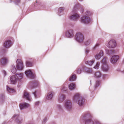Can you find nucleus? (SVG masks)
<instances>
[{"label":"nucleus","mask_w":124,"mask_h":124,"mask_svg":"<svg viewBox=\"0 0 124 124\" xmlns=\"http://www.w3.org/2000/svg\"><path fill=\"white\" fill-rule=\"evenodd\" d=\"M66 98V95L60 92L58 97V101L59 103H61Z\"/></svg>","instance_id":"9b49d317"},{"label":"nucleus","mask_w":124,"mask_h":124,"mask_svg":"<svg viewBox=\"0 0 124 124\" xmlns=\"http://www.w3.org/2000/svg\"><path fill=\"white\" fill-rule=\"evenodd\" d=\"M81 21L85 24H88L90 22V17L85 16H84L81 18Z\"/></svg>","instance_id":"0eeeda50"},{"label":"nucleus","mask_w":124,"mask_h":124,"mask_svg":"<svg viewBox=\"0 0 124 124\" xmlns=\"http://www.w3.org/2000/svg\"><path fill=\"white\" fill-rule=\"evenodd\" d=\"M75 40L78 42L82 43L84 39V37L83 34L81 33H77L75 36Z\"/></svg>","instance_id":"f03ea898"},{"label":"nucleus","mask_w":124,"mask_h":124,"mask_svg":"<svg viewBox=\"0 0 124 124\" xmlns=\"http://www.w3.org/2000/svg\"><path fill=\"white\" fill-rule=\"evenodd\" d=\"M103 52L102 50H100L99 53L94 55L95 58L97 60H99L103 55Z\"/></svg>","instance_id":"dca6fc26"},{"label":"nucleus","mask_w":124,"mask_h":124,"mask_svg":"<svg viewBox=\"0 0 124 124\" xmlns=\"http://www.w3.org/2000/svg\"><path fill=\"white\" fill-rule=\"evenodd\" d=\"M80 5L78 3H77L76 4H75V5L74 6V8H76L78 7V6H79Z\"/></svg>","instance_id":"09e8293b"},{"label":"nucleus","mask_w":124,"mask_h":124,"mask_svg":"<svg viewBox=\"0 0 124 124\" xmlns=\"http://www.w3.org/2000/svg\"><path fill=\"white\" fill-rule=\"evenodd\" d=\"M119 57L118 55H115L112 57L110 61L113 64H114L116 62L118 59Z\"/></svg>","instance_id":"aec40b11"},{"label":"nucleus","mask_w":124,"mask_h":124,"mask_svg":"<svg viewBox=\"0 0 124 124\" xmlns=\"http://www.w3.org/2000/svg\"><path fill=\"white\" fill-rule=\"evenodd\" d=\"M90 51V49L89 48H86L85 50V53L86 54H88Z\"/></svg>","instance_id":"37998d69"},{"label":"nucleus","mask_w":124,"mask_h":124,"mask_svg":"<svg viewBox=\"0 0 124 124\" xmlns=\"http://www.w3.org/2000/svg\"><path fill=\"white\" fill-rule=\"evenodd\" d=\"M38 84V83H34V85H36L37 84Z\"/></svg>","instance_id":"864d4df0"},{"label":"nucleus","mask_w":124,"mask_h":124,"mask_svg":"<svg viewBox=\"0 0 124 124\" xmlns=\"http://www.w3.org/2000/svg\"><path fill=\"white\" fill-rule=\"evenodd\" d=\"M80 17V16L77 13H75L70 16L69 18L71 20L76 21H77Z\"/></svg>","instance_id":"ddd939ff"},{"label":"nucleus","mask_w":124,"mask_h":124,"mask_svg":"<svg viewBox=\"0 0 124 124\" xmlns=\"http://www.w3.org/2000/svg\"><path fill=\"white\" fill-rule=\"evenodd\" d=\"M101 122L98 120H95L93 121L91 119H87L85 121V124H101Z\"/></svg>","instance_id":"423d86ee"},{"label":"nucleus","mask_w":124,"mask_h":124,"mask_svg":"<svg viewBox=\"0 0 124 124\" xmlns=\"http://www.w3.org/2000/svg\"><path fill=\"white\" fill-rule=\"evenodd\" d=\"M94 75L96 78H99L101 77V74L100 72H97L95 73Z\"/></svg>","instance_id":"f704fd0d"},{"label":"nucleus","mask_w":124,"mask_h":124,"mask_svg":"<svg viewBox=\"0 0 124 124\" xmlns=\"http://www.w3.org/2000/svg\"><path fill=\"white\" fill-rule=\"evenodd\" d=\"M65 8L64 7H61L58 9V15L60 16L62 14V13L64 10Z\"/></svg>","instance_id":"bb28decb"},{"label":"nucleus","mask_w":124,"mask_h":124,"mask_svg":"<svg viewBox=\"0 0 124 124\" xmlns=\"http://www.w3.org/2000/svg\"><path fill=\"white\" fill-rule=\"evenodd\" d=\"M38 2L37 1H36V3H37Z\"/></svg>","instance_id":"bf43d9fd"},{"label":"nucleus","mask_w":124,"mask_h":124,"mask_svg":"<svg viewBox=\"0 0 124 124\" xmlns=\"http://www.w3.org/2000/svg\"><path fill=\"white\" fill-rule=\"evenodd\" d=\"M2 71L4 76H5L7 74V72L4 70H2Z\"/></svg>","instance_id":"49530a36"},{"label":"nucleus","mask_w":124,"mask_h":124,"mask_svg":"<svg viewBox=\"0 0 124 124\" xmlns=\"http://www.w3.org/2000/svg\"><path fill=\"white\" fill-rule=\"evenodd\" d=\"M75 84L74 83H71L69 85V89L72 90L76 88Z\"/></svg>","instance_id":"393cba45"},{"label":"nucleus","mask_w":124,"mask_h":124,"mask_svg":"<svg viewBox=\"0 0 124 124\" xmlns=\"http://www.w3.org/2000/svg\"><path fill=\"white\" fill-rule=\"evenodd\" d=\"M100 45V44L99 43H97L93 47V50H94L95 48L98 47Z\"/></svg>","instance_id":"c03bdc74"},{"label":"nucleus","mask_w":124,"mask_h":124,"mask_svg":"<svg viewBox=\"0 0 124 124\" xmlns=\"http://www.w3.org/2000/svg\"><path fill=\"white\" fill-rule=\"evenodd\" d=\"M107 57H104L103 58L101 62L102 65L107 64Z\"/></svg>","instance_id":"7c9ffc66"},{"label":"nucleus","mask_w":124,"mask_h":124,"mask_svg":"<svg viewBox=\"0 0 124 124\" xmlns=\"http://www.w3.org/2000/svg\"><path fill=\"white\" fill-rule=\"evenodd\" d=\"M123 62L124 63V60H123Z\"/></svg>","instance_id":"4d7b16f0"},{"label":"nucleus","mask_w":124,"mask_h":124,"mask_svg":"<svg viewBox=\"0 0 124 124\" xmlns=\"http://www.w3.org/2000/svg\"><path fill=\"white\" fill-rule=\"evenodd\" d=\"M67 90V87L64 85H63L61 89V92H64L66 91Z\"/></svg>","instance_id":"473e14b6"},{"label":"nucleus","mask_w":124,"mask_h":124,"mask_svg":"<svg viewBox=\"0 0 124 124\" xmlns=\"http://www.w3.org/2000/svg\"><path fill=\"white\" fill-rule=\"evenodd\" d=\"M7 89L8 92L10 93H14L16 91L13 88L7 86Z\"/></svg>","instance_id":"b1692460"},{"label":"nucleus","mask_w":124,"mask_h":124,"mask_svg":"<svg viewBox=\"0 0 124 124\" xmlns=\"http://www.w3.org/2000/svg\"><path fill=\"white\" fill-rule=\"evenodd\" d=\"M83 70V68L82 67L79 68L77 69L76 72L78 74H80L81 73Z\"/></svg>","instance_id":"72a5a7b5"},{"label":"nucleus","mask_w":124,"mask_h":124,"mask_svg":"<svg viewBox=\"0 0 124 124\" xmlns=\"http://www.w3.org/2000/svg\"><path fill=\"white\" fill-rule=\"evenodd\" d=\"M11 71L12 72L13 74L15 73L16 71V69L14 65H12L11 67Z\"/></svg>","instance_id":"c756f323"},{"label":"nucleus","mask_w":124,"mask_h":124,"mask_svg":"<svg viewBox=\"0 0 124 124\" xmlns=\"http://www.w3.org/2000/svg\"><path fill=\"white\" fill-rule=\"evenodd\" d=\"M54 94V93L53 91H50L48 92L46 96V99L48 100H51Z\"/></svg>","instance_id":"6ab92c4d"},{"label":"nucleus","mask_w":124,"mask_h":124,"mask_svg":"<svg viewBox=\"0 0 124 124\" xmlns=\"http://www.w3.org/2000/svg\"><path fill=\"white\" fill-rule=\"evenodd\" d=\"M123 72H124V70H123Z\"/></svg>","instance_id":"13d9d810"},{"label":"nucleus","mask_w":124,"mask_h":124,"mask_svg":"<svg viewBox=\"0 0 124 124\" xmlns=\"http://www.w3.org/2000/svg\"><path fill=\"white\" fill-rule=\"evenodd\" d=\"M26 65L27 67H31L32 66V63L31 62L27 61L26 62Z\"/></svg>","instance_id":"58836bf2"},{"label":"nucleus","mask_w":124,"mask_h":124,"mask_svg":"<svg viewBox=\"0 0 124 124\" xmlns=\"http://www.w3.org/2000/svg\"><path fill=\"white\" fill-rule=\"evenodd\" d=\"M15 75L18 81V83H21L24 77L23 74L22 73H17Z\"/></svg>","instance_id":"2eb2a0df"},{"label":"nucleus","mask_w":124,"mask_h":124,"mask_svg":"<svg viewBox=\"0 0 124 124\" xmlns=\"http://www.w3.org/2000/svg\"><path fill=\"white\" fill-rule=\"evenodd\" d=\"M116 46V42L114 39H112L109 41L107 44V47L109 48H114Z\"/></svg>","instance_id":"39448f33"},{"label":"nucleus","mask_w":124,"mask_h":124,"mask_svg":"<svg viewBox=\"0 0 124 124\" xmlns=\"http://www.w3.org/2000/svg\"><path fill=\"white\" fill-rule=\"evenodd\" d=\"M48 119L47 117L45 118L43 120L42 123L43 124H44L48 120Z\"/></svg>","instance_id":"79ce46f5"},{"label":"nucleus","mask_w":124,"mask_h":124,"mask_svg":"<svg viewBox=\"0 0 124 124\" xmlns=\"http://www.w3.org/2000/svg\"><path fill=\"white\" fill-rule=\"evenodd\" d=\"M92 42L91 39H88L84 42V44L85 45L88 46Z\"/></svg>","instance_id":"2f4dec72"},{"label":"nucleus","mask_w":124,"mask_h":124,"mask_svg":"<svg viewBox=\"0 0 124 124\" xmlns=\"http://www.w3.org/2000/svg\"><path fill=\"white\" fill-rule=\"evenodd\" d=\"M91 12L87 10L85 12V16H88L91 15Z\"/></svg>","instance_id":"4c0bfd02"},{"label":"nucleus","mask_w":124,"mask_h":124,"mask_svg":"<svg viewBox=\"0 0 124 124\" xmlns=\"http://www.w3.org/2000/svg\"><path fill=\"white\" fill-rule=\"evenodd\" d=\"M25 73L26 76L29 78H32L34 77V75L33 73L32 70H27L25 71Z\"/></svg>","instance_id":"1a4fd4ad"},{"label":"nucleus","mask_w":124,"mask_h":124,"mask_svg":"<svg viewBox=\"0 0 124 124\" xmlns=\"http://www.w3.org/2000/svg\"><path fill=\"white\" fill-rule=\"evenodd\" d=\"M16 67L17 69L19 70H22L24 68L23 62L20 59H17L16 62Z\"/></svg>","instance_id":"20e7f679"},{"label":"nucleus","mask_w":124,"mask_h":124,"mask_svg":"<svg viewBox=\"0 0 124 124\" xmlns=\"http://www.w3.org/2000/svg\"><path fill=\"white\" fill-rule=\"evenodd\" d=\"M12 118L14 120L19 124L21 123L23 121L19 117V115L18 114L14 115L13 116Z\"/></svg>","instance_id":"f8f14e48"},{"label":"nucleus","mask_w":124,"mask_h":124,"mask_svg":"<svg viewBox=\"0 0 124 124\" xmlns=\"http://www.w3.org/2000/svg\"><path fill=\"white\" fill-rule=\"evenodd\" d=\"M95 61V59H93L90 60L86 61L85 63L89 66H92L94 63Z\"/></svg>","instance_id":"a878e982"},{"label":"nucleus","mask_w":124,"mask_h":124,"mask_svg":"<svg viewBox=\"0 0 124 124\" xmlns=\"http://www.w3.org/2000/svg\"><path fill=\"white\" fill-rule=\"evenodd\" d=\"M101 68L102 70L105 72L108 71L109 70V68L107 64L102 65Z\"/></svg>","instance_id":"5701e85b"},{"label":"nucleus","mask_w":124,"mask_h":124,"mask_svg":"<svg viewBox=\"0 0 124 124\" xmlns=\"http://www.w3.org/2000/svg\"><path fill=\"white\" fill-rule=\"evenodd\" d=\"M72 99L74 102L77 103L79 106H82L83 105L84 100L80 93H77L75 94Z\"/></svg>","instance_id":"f257e3e1"},{"label":"nucleus","mask_w":124,"mask_h":124,"mask_svg":"<svg viewBox=\"0 0 124 124\" xmlns=\"http://www.w3.org/2000/svg\"><path fill=\"white\" fill-rule=\"evenodd\" d=\"M92 117L91 115L89 113H85L83 114L81 117V119L83 120L86 118H91Z\"/></svg>","instance_id":"4be33fe9"},{"label":"nucleus","mask_w":124,"mask_h":124,"mask_svg":"<svg viewBox=\"0 0 124 124\" xmlns=\"http://www.w3.org/2000/svg\"><path fill=\"white\" fill-rule=\"evenodd\" d=\"M39 103V101H36L35 103V106H38Z\"/></svg>","instance_id":"8fccbe9b"},{"label":"nucleus","mask_w":124,"mask_h":124,"mask_svg":"<svg viewBox=\"0 0 124 124\" xmlns=\"http://www.w3.org/2000/svg\"><path fill=\"white\" fill-rule=\"evenodd\" d=\"M12 42L10 40H7L3 44V46L6 48H8L12 45Z\"/></svg>","instance_id":"a211bd4d"},{"label":"nucleus","mask_w":124,"mask_h":124,"mask_svg":"<svg viewBox=\"0 0 124 124\" xmlns=\"http://www.w3.org/2000/svg\"><path fill=\"white\" fill-rule=\"evenodd\" d=\"M85 71L86 72L88 73H91L92 71V69L88 68H85Z\"/></svg>","instance_id":"c9c22d12"},{"label":"nucleus","mask_w":124,"mask_h":124,"mask_svg":"<svg viewBox=\"0 0 124 124\" xmlns=\"http://www.w3.org/2000/svg\"><path fill=\"white\" fill-rule=\"evenodd\" d=\"M23 97L29 101H31V98L30 94L26 90L24 91Z\"/></svg>","instance_id":"4468645a"},{"label":"nucleus","mask_w":124,"mask_h":124,"mask_svg":"<svg viewBox=\"0 0 124 124\" xmlns=\"http://www.w3.org/2000/svg\"><path fill=\"white\" fill-rule=\"evenodd\" d=\"M10 83L11 84L16 85L18 81L15 75L11 76L10 77Z\"/></svg>","instance_id":"9d476101"},{"label":"nucleus","mask_w":124,"mask_h":124,"mask_svg":"<svg viewBox=\"0 0 124 124\" xmlns=\"http://www.w3.org/2000/svg\"><path fill=\"white\" fill-rule=\"evenodd\" d=\"M100 84L99 81H97L96 82V84L95 85V86L96 87H97L99 86Z\"/></svg>","instance_id":"de8ad7c7"},{"label":"nucleus","mask_w":124,"mask_h":124,"mask_svg":"<svg viewBox=\"0 0 124 124\" xmlns=\"http://www.w3.org/2000/svg\"><path fill=\"white\" fill-rule=\"evenodd\" d=\"M10 2L11 3L12 1V0H10Z\"/></svg>","instance_id":"5fc2aeb1"},{"label":"nucleus","mask_w":124,"mask_h":124,"mask_svg":"<svg viewBox=\"0 0 124 124\" xmlns=\"http://www.w3.org/2000/svg\"><path fill=\"white\" fill-rule=\"evenodd\" d=\"M41 5L43 8H44L45 6V5L44 4H42Z\"/></svg>","instance_id":"603ef678"},{"label":"nucleus","mask_w":124,"mask_h":124,"mask_svg":"<svg viewBox=\"0 0 124 124\" xmlns=\"http://www.w3.org/2000/svg\"><path fill=\"white\" fill-rule=\"evenodd\" d=\"M8 59L6 58H4L0 60V63L2 65L6 64L8 62Z\"/></svg>","instance_id":"412c9836"},{"label":"nucleus","mask_w":124,"mask_h":124,"mask_svg":"<svg viewBox=\"0 0 124 124\" xmlns=\"http://www.w3.org/2000/svg\"><path fill=\"white\" fill-rule=\"evenodd\" d=\"M76 75L72 74L69 80L70 81H73L76 80Z\"/></svg>","instance_id":"cd10ccee"},{"label":"nucleus","mask_w":124,"mask_h":124,"mask_svg":"<svg viewBox=\"0 0 124 124\" xmlns=\"http://www.w3.org/2000/svg\"><path fill=\"white\" fill-rule=\"evenodd\" d=\"M64 106L67 110L70 111L72 108V104L71 101L69 100H66L64 104Z\"/></svg>","instance_id":"7ed1b4c3"},{"label":"nucleus","mask_w":124,"mask_h":124,"mask_svg":"<svg viewBox=\"0 0 124 124\" xmlns=\"http://www.w3.org/2000/svg\"><path fill=\"white\" fill-rule=\"evenodd\" d=\"M4 96V95L3 94H0V99L2 98Z\"/></svg>","instance_id":"3c124183"},{"label":"nucleus","mask_w":124,"mask_h":124,"mask_svg":"<svg viewBox=\"0 0 124 124\" xmlns=\"http://www.w3.org/2000/svg\"><path fill=\"white\" fill-rule=\"evenodd\" d=\"M79 0L80 1H83V0Z\"/></svg>","instance_id":"6e6d98bb"},{"label":"nucleus","mask_w":124,"mask_h":124,"mask_svg":"<svg viewBox=\"0 0 124 124\" xmlns=\"http://www.w3.org/2000/svg\"><path fill=\"white\" fill-rule=\"evenodd\" d=\"M40 92L39 91H36L33 93L35 97L36 98L39 96Z\"/></svg>","instance_id":"c85d7f7f"},{"label":"nucleus","mask_w":124,"mask_h":124,"mask_svg":"<svg viewBox=\"0 0 124 124\" xmlns=\"http://www.w3.org/2000/svg\"><path fill=\"white\" fill-rule=\"evenodd\" d=\"M56 108L59 110H62V106L60 104L58 105L56 107Z\"/></svg>","instance_id":"ea45409f"},{"label":"nucleus","mask_w":124,"mask_h":124,"mask_svg":"<svg viewBox=\"0 0 124 124\" xmlns=\"http://www.w3.org/2000/svg\"><path fill=\"white\" fill-rule=\"evenodd\" d=\"M106 52V53L108 55H110V54H112L114 52L111 50H109L108 49H105Z\"/></svg>","instance_id":"e433bc0d"},{"label":"nucleus","mask_w":124,"mask_h":124,"mask_svg":"<svg viewBox=\"0 0 124 124\" xmlns=\"http://www.w3.org/2000/svg\"><path fill=\"white\" fill-rule=\"evenodd\" d=\"M100 64V62H97L96 63V66L94 67V68L96 69H98L99 68Z\"/></svg>","instance_id":"a19ab883"},{"label":"nucleus","mask_w":124,"mask_h":124,"mask_svg":"<svg viewBox=\"0 0 124 124\" xmlns=\"http://www.w3.org/2000/svg\"><path fill=\"white\" fill-rule=\"evenodd\" d=\"M20 1V0H15L14 1L15 4L16 5H18Z\"/></svg>","instance_id":"a18cd8bd"},{"label":"nucleus","mask_w":124,"mask_h":124,"mask_svg":"<svg viewBox=\"0 0 124 124\" xmlns=\"http://www.w3.org/2000/svg\"><path fill=\"white\" fill-rule=\"evenodd\" d=\"M30 105L26 103H23L20 104L19 107L22 110L29 107Z\"/></svg>","instance_id":"f3484780"},{"label":"nucleus","mask_w":124,"mask_h":124,"mask_svg":"<svg viewBox=\"0 0 124 124\" xmlns=\"http://www.w3.org/2000/svg\"><path fill=\"white\" fill-rule=\"evenodd\" d=\"M74 33L73 30L72 29H70L66 32L65 36L67 38H71L73 37Z\"/></svg>","instance_id":"6e6552de"}]
</instances>
